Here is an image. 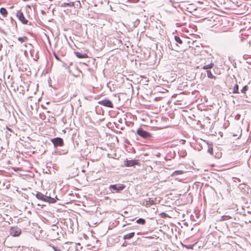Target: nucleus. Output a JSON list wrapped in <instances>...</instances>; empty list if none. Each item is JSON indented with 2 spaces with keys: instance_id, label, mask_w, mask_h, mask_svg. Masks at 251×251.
Instances as JSON below:
<instances>
[{
  "instance_id": "nucleus-1",
  "label": "nucleus",
  "mask_w": 251,
  "mask_h": 251,
  "mask_svg": "<svg viewBox=\"0 0 251 251\" xmlns=\"http://www.w3.org/2000/svg\"><path fill=\"white\" fill-rule=\"evenodd\" d=\"M125 188V185L124 184H120L117 185L116 184L111 185L109 188L112 193H117L123 190Z\"/></svg>"
},
{
  "instance_id": "nucleus-2",
  "label": "nucleus",
  "mask_w": 251,
  "mask_h": 251,
  "mask_svg": "<svg viewBox=\"0 0 251 251\" xmlns=\"http://www.w3.org/2000/svg\"><path fill=\"white\" fill-rule=\"evenodd\" d=\"M10 234L13 237L19 236L22 232L21 229L17 226L11 227L10 229Z\"/></svg>"
},
{
  "instance_id": "nucleus-3",
  "label": "nucleus",
  "mask_w": 251,
  "mask_h": 251,
  "mask_svg": "<svg viewBox=\"0 0 251 251\" xmlns=\"http://www.w3.org/2000/svg\"><path fill=\"white\" fill-rule=\"evenodd\" d=\"M137 134L143 138H148L151 137V134L144 130L142 128H139L137 130Z\"/></svg>"
},
{
  "instance_id": "nucleus-4",
  "label": "nucleus",
  "mask_w": 251,
  "mask_h": 251,
  "mask_svg": "<svg viewBox=\"0 0 251 251\" xmlns=\"http://www.w3.org/2000/svg\"><path fill=\"white\" fill-rule=\"evenodd\" d=\"M139 164H139V161L138 160H129L126 159L124 161L125 166L127 167H132V166H134L135 165H139Z\"/></svg>"
},
{
  "instance_id": "nucleus-5",
  "label": "nucleus",
  "mask_w": 251,
  "mask_h": 251,
  "mask_svg": "<svg viewBox=\"0 0 251 251\" xmlns=\"http://www.w3.org/2000/svg\"><path fill=\"white\" fill-rule=\"evenodd\" d=\"M98 103L104 106L113 108V104L112 102L109 100L105 99L100 101H98Z\"/></svg>"
},
{
  "instance_id": "nucleus-6",
  "label": "nucleus",
  "mask_w": 251,
  "mask_h": 251,
  "mask_svg": "<svg viewBox=\"0 0 251 251\" xmlns=\"http://www.w3.org/2000/svg\"><path fill=\"white\" fill-rule=\"evenodd\" d=\"M51 142L55 147L62 146L64 144L63 139L58 137L52 139Z\"/></svg>"
},
{
  "instance_id": "nucleus-7",
  "label": "nucleus",
  "mask_w": 251,
  "mask_h": 251,
  "mask_svg": "<svg viewBox=\"0 0 251 251\" xmlns=\"http://www.w3.org/2000/svg\"><path fill=\"white\" fill-rule=\"evenodd\" d=\"M17 16L19 19V20L22 22L24 24H26L27 23V20H26L24 16L23 13L20 11H19L17 12Z\"/></svg>"
},
{
  "instance_id": "nucleus-8",
  "label": "nucleus",
  "mask_w": 251,
  "mask_h": 251,
  "mask_svg": "<svg viewBox=\"0 0 251 251\" xmlns=\"http://www.w3.org/2000/svg\"><path fill=\"white\" fill-rule=\"evenodd\" d=\"M36 197L38 199L43 201H46V199H47V196H45L44 194L39 192L37 193Z\"/></svg>"
},
{
  "instance_id": "nucleus-9",
  "label": "nucleus",
  "mask_w": 251,
  "mask_h": 251,
  "mask_svg": "<svg viewBox=\"0 0 251 251\" xmlns=\"http://www.w3.org/2000/svg\"><path fill=\"white\" fill-rule=\"evenodd\" d=\"M135 235L134 232H131L129 234H126L124 236V239L126 240V239H130L132 238H133Z\"/></svg>"
},
{
  "instance_id": "nucleus-10",
  "label": "nucleus",
  "mask_w": 251,
  "mask_h": 251,
  "mask_svg": "<svg viewBox=\"0 0 251 251\" xmlns=\"http://www.w3.org/2000/svg\"><path fill=\"white\" fill-rule=\"evenodd\" d=\"M46 198H47V199H46V201H45L46 202H48L49 203H53L56 202V200L54 198H51L50 197H48V196H47Z\"/></svg>"
},
{
  "instance_id": "nucleus-11",
  "label": "nucleus",
  "mask_w": 251,
  "mask_h": 251,
  "mask_svg": "<svg viewBox=\"0 0 251 251\" xmlns=\"http://www.w3.org/2000/svg\"><path fill=\"white\" fill-rule=\"evenodd\" d=\"M0 13L4 17H6L8 14V12H7L6 9L4 8H1L0 9Z\"/></svg>"
},
{
  "instance_id": "nucleus-12",
  "label": "nucleus",
  "mask_w": 251,
  "mask_h": 251,
  "mask_svg": "<svg viewBox=\"0 0 251 251\" xmlns=\"http://www.w3.org/2000/svg\"><path fill=\"white\" fill-rule=\"evenodd\" d=\"M207 75L208 78L216 79V77L215 75H214L212 73H211V71L207 70L206 71Z\"/></svg>"
},
{
  "instance_id": "nucleus-13",
  "label": "nucleus",
  "mask_w": 251,
  "mask_h": 251,
  "mask_svg": "<svg viewBox=\"0 0 251 251\" xmlns=\"http://www.w3.org/2000/svg\"><path fill=\"white\" fill-rule=\"evenodd\" d=\"M214 63H211L209 64H208V65L204 66L202 67V69H203V70H208V69H211V68H212L214 67Z\"/></svg>"
},
{
  "instance_id": "nucleus-14",
  "label": "nucleus",
  "mask_w": 251,
  "mask_h": 251,
  "mask_svg": "<svg viewBox=\"0 0 251 251\" xmlns=\"http://www.w3.org/2000/svg\"><path fill=\"white\" fill-rule=\"evenodd\" d=\"M18 40L21 42L23 43L24 42H26L27 41V38L26 36H24L22 37H19Z\"/></svg>"
},
{
  "instance_id": "nucleus-15",
  "label": "nucleus",
  "mask_w": 251,
  "mask_h": 251,
  "mask_svg": "<svg viewBox=\"0 0 251 251\" xmlns=\"http://www.w3.org/2000/svg\"><path fill=\"white\" fill-rule=\"evenodd\" d=\"M184 173L183 171L181 170H178V171H176L173 173V176H177V175H180Z\"/></svg>"
},
{
  "instance_id": "nucleus-16",
  "label": "nucleus",
  "mask_w": 251,
  "mask_h": 251,
  "mask_svg": "<svg viewBox=\"0 0 251 251\" xmlns=\"http://www.w3.org/2000/svg\"><path fill=\"white\" fill-rule=\"evenodd\" d=\"M145 220L142 218H139L136 221V223L139 224L144 225L145 224Z\"/></svg>"
},
{
  "instance_id": "nucleus-17",
  "label": "nucleus",
  "mask_w": 251,
  "mask_h": 251,
  "mask_svg": "<svg viewBox=\"0 0 251 251\" xmlns=\"http://www.w3.org/2000/svg\"><path fill=\"white\" fill-rule=\"evenodd\" d=\"M238 89L239 86L237 84H236L233 88V93L234 94L239 93Z\"/></svg>"
},
{
  "instance_id": "nucleus-18",
  "label": "nucleus",
  "mask_w": 251,
  "mask_h": 251,
  "mask_svg": "<svg viewBox=\"0 0 251 251\" xmlns=\"http://www.w3.org/2000/svg\"><path fill=\"white\" fill-rule=\"evenodd\" d=\"M175 41L178 43V44H182L183 42L181 40V39L178 37V36H175Z\"/></svg>"
},
{
  "instance_id": "nucleus-19",
  "label": "nucleus",
  "mask_w": 251,
  "mask_h": 251,
  "mask_svg": "<svg viewBox=\"0 0 251 251\" xmlns=\"http://www.w3.org/2000/svg\"><path fill=\"white\" fill-rule=\"evenodd\" d=\"M159 215H160V217L163 218H167V217H170L168 214H167L166 213H165L164 212L161 213L159 214Z\"/></svg>"
},
{
  "instance_id": "nucleus-20",
  "label": "nucleus",
  "mask_w": 251,
  "mask_h": 251,
  "mask_svg": "<svg viewBox=\"0 0 251 251\" xmlns=\"http://www.w3.org/2000/svg\"><path fill=\"white\" fill-rule=\"evenodd\" d=\"M230 219H231V217L228 215H225L222 217V220L223 221L228 220Z\"/></svg>"
},
{
  "instance_id": "nucleus-21",
  "label": "nucleus",
  "mask_w": 251,
  "mask_h": 251,
  "mask_svg": "<svg viewBox=\"0 0 251 251\" xmlns=\"http://www.w3.org/2000/svg\"><path fill=\"white\" fill-rule=\"evenodd\" d=\"M247 90H248V86H245L242 88V89L241 90V91H242V93H245L247 91Z\"/></svg>"
},
{
  "instance_id": "nucleus-22",
  "label": "nucleus",
  "mask_w": 251,
  "mask_h": 251,
  "mask_svg": "<svg viewBox=\"0 0 251 251\" xmlns=\"http://www.w3.org/2000/svg\"><path fill=\"white\" fill-rule=\"evenodd\" d=\"M87 57H88L87 55L85 53L83 55H81L80 54H79V58H86Z\"/></svg>"
},
{
  "instance_id": "nucleus-23",
  "label": "nucleus",
  "mask_w": 251,
  "mask_h": 251,
  "mask_svg": "<svg viewBox=\"0 0 251 251\" xmlns=\"http://www.w3.org/2000/svg\"><path fill=\"white\" fill-rule=\"evenodd\" d=\"M52 248L55 251H61L60 249L54 246H52Z\"/></svg>"
},
{
  "instance_id": "nucleus-24",
  "label": "nucleus",
  "mask_w": 251,
  "mask_h": 251,
  "mask_svg": "<svg viewBox=\"0 0 251 251\" xmlns=\"http://www.w3.org/2000/svg\"><path fill=\"white\" fill-rule=\"evenodd\" d=\"M208 152H209L210 154H213V149H212V148L209 149H208Z\"/></svg>"
},
{
  "instance_id": "nucleus-25",
  "label": "nucleus",
  "mask_w": 251,
  "mask_h": 251,
  "mask_svg": "<svg viewBox=\"0 0 251 251\" xmlns=\"http://www.w3.org/2000/svg\"><path fill=\"white\" fill-rule=\"evenodd\" d=\"M70 73H71L72 75H75V76H77V75H75V74L73 72L72 70H70Z\"/></svg>"
},
{
  "instance_id": "nucleus-26",
  "label": "nucleus",
  "mask_w": 251,
  "mask_h": 251,
  "mask_svg": "<svg viewBox=\"0 0 251 251\" xmlns=\"http://www.w3.org/2000/svg\"><path fill=\"white\" fill-rule=\"evenodd\" d=\"M55 58H56V59H57V60H59V58H58V57H57V55H56L55 54Z\"/></svg>"
},
{
  "instance_id": "nucleus-27",
  "label": "nucleus",
  "mask_w": 251,
  "mask_h": 251,
  "mask_svg": "<svg viewBox=\"0 0 251 251\" xmlns=\"http://www.w3.org/2000/svg\"><path fill=\"white\" fill-rule=\"evenodd\" d=\"M75 54H76V56H77V57H78V53L76 52V53H75Z\"/></svg>"
}]
</instances>
